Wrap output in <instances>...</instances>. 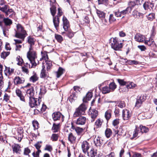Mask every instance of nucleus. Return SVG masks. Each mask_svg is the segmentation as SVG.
<instances>
[{
	"label": "nucleus",
	"instance_id": "49530a36",
	"mask_svg": "<svg viewBox=\"0 0 157 157\" xmlns=\"http://www.w3.org/2000/svg\"><path fill=\"white\" fill-rule=\"evenodd\" d=\"M16 60L17 61V64L19 65H21L23 62V59L20 56H18L17 57Z\"/></svg>",
	"mask_w": 157,
	"mask_h": 157
},
{
	"label": "nucleus",
	"instance_id": "4468645a",
	"mask_svg": "<svg viewBox=\"0 0 157 157\" xmlns=\"http://www.w3.org/2000/svg\"><path fill=\"white\" fill-rule=\"evenodd\" d=\"M86 118L85 117L80 116L77 119L76 124L79 125H84L86 123Z\"/></svg>",
	"mask_w": 157,
	"mask_h": 157
},
{
	"label": "nucleus",
	"instance_id": "412c9836",
	"mask_svg": "<svg viewBox=\"0 0 157 157\" xmlns=\"http://www.w3.org/2000/svg\"><path fill=\"white\" fill-rule=\"evenodd\" d=\"M12 148L14 152L17 154L20 153L21 151V147L18 144H14L12 146Z\"/></svg>",
	"mask_w": 157,
	"mask_h": 157
},
{
	"label": "nucleus",
	"instance_id": "338daca9",
	"mask_svg": "<svg viewBox=\"0 0 157 157\" xmlns=\"http://www.w3.org/2000/svg\"><path fill=\"white\" fill-rule=\"evenodd\" d=\"M8 9V6L5 5L3 7H0V10L6 13Z\"/></svg>",
	"mask_w": 157,
	"mask_h": 157
},
{
	"label": "nucleus",
	"instance_id": "f03ea898",
	"mask_svg": "<svg viewBox=\"0 0 157 157\" xmlns=\"http://www.w3.org/2000/svg\"><path fill=\"white\" fill-rule=\"evenodd\" d=\"M27 57L29 60L31 65H29L30 68L35 67L39 64V61L36 59L37 54L33 48H29L27 53Z\"/></svg>",
	"mask_w": 157,
	"mask_h": 157
},
{
	"label": "nucleus",
	"instance_id": "f3484780",
	"mask_svg": "<svg viewBox=\"0 0 157 157\" xmlns=\"http://www.w3.org/2000/svg\"><path fill=\"white\" fill-rule=\"evenodd\" d=\"M97 13L98 16L103 20V21L105 23L107 22V21L105 19V13L103 11L99 10H97Z\"/></svg>",
	"mask_w": 157,
	"mask_h": 157
},
{
	"label": "nucleus",
	"instance_id": "c9c22d12",
	"mask_svg": "<svg viewBox=\"0 0 157 157\" xmlns=\"http://www.w3.org/2000/svg\"><path fill=\"white\" fill-rule=\"evenodd\" d=\"M68 140L71 143H73L76 140V137L73 135L72 133H70L69 134Z\"/></svg>",
	"mask_w": 157,
	"mask_h": 157
},
{
	"label": "nucleus",
	"instance_id": "39448f33",
	"mask_svg": "<svg viewBox=\"0 0 157 157\" xmlns=\"http://www.w3.org/2000/svg\"><path fill=\"white\" fill-rule=\"evenodd\" d=\"M86 109V105L84 104H82L76 109L74 114V117H77L81 115L84 114Z\"/></svg>",
	"mask_w": 157,
	"mask_h": 157
},
{
	"label": "nucleus",
	"instance_id": "473e14b6",
	"mask_svg": "<svg viewBox=\"0 0 157 157\" xmlns=\"http://www.w3.org/2000/svg\"><path fill=\"white\" fill-rule=\"evenodd\" d=\"M42 57L40 59V61H45L49 60L48 56L46 52H41Z\"/></svg>",
	"mask_w": 157,
	"mask_h": 157
},
{
	"label": "nucleus",
	"instance_id": "a211bd4d",
	"mask_svg": "<svg viewBox=\"0 0 157 157\" xmlns=\"http://www.w3.org/2000/svg\"><path fill=\"white\" fill-rule=\"evenodd\" d=\"M34 90L33 88L31 87L30 88L27 90L26 92V96L29 97V99L34 97Z\"/></svg>",
	"mask_w": 157,
	"mask_h": 157
},
{
	"label": "nucleus",
	"instance_id": "dca6fc26",
	"mask_svg": "<svg viewBox=\"0 0 157 157\" xmlns=\"http://www.w3.org/2000/svg\"><path fill=\"white\" fill-rule=\"evenodd\" d=\"M25 79L24 78H20L19 76L16 77L14 79V82L15 85H18L24 82Z\"/></svg>",
	"mask_w": 157,
	"mask_h": 157
},
{
	"label": "nucleus",
	"instance_id": "20e7f679",
	"mask_svg": "<svg viewBox=\"0 0 157 157\" xmlns=\"http://www.w3.org/2000/svg\"><path fill=\"white\" fill-rule=\"evenodd\" d=\"M110 43L111 48L116 51L119 50L123 46L122 43L119 41L116 37L111 38Z\"/></svg>",
	"mask_w": 157,
	"mask_h": 157
},
{
	"label": "nucleus",
	"instance_id": "09e8293b",
	"mask_svg": "<svg viewBox=\"0 0 157 157\" xmlns=\"http://www.w3.org/2000/svg\"><path fill=\"white\" fill-rule=\"evenodd\" d=\"M141 132L139 128L138 127H136L135 129V130L133 133V137H136L138 136L139 133Z\"/></svg>",
	"mask_w": 157,
	"mask_h": 157
},
{
	"label": "nucleus",
	"instance_id": "423d86ee",
	"mask_svg": "<svg viewBox=\"0 0 157 157\" xmlns=\"http://www.w3.org/2000/svg\"><path fill=\"white\" fill-rule=\"evenodd\" d=\"M58 13L57 15L53 17V23L56 29H57V28L59 26V17L61 16L62 14V11L60 8H58Z\"/></svg>",
	"mask_w": 157,
	"mask_h": 157
},
{
	"label": "nucleus",
	"instance_id": "4c0bfd02",
	"mask_svg": "<svg viewBox=\"0 0 157 157\" xmlns=\"http://www.w3.org/2000/svg\"><path fill=\"white\" fill-rule=\"evenodd\" d=\"M102 123V121L100 119H98L95 122V126L94 129L95 130L96 128H98L101 127Z\"/></svg>",
	"mask_w": 157,
	"mask_h": 157
},
{
	"label": "nucleus",
	"instance_id": "603ef678",
	"mask_svg": "<svg viewBox=\"0 0 157 157\" xmlns=\"http://www.w3.org/2000/svg\"><path fill=\"white\" fill-rule=\"evenodd\" d=\"M59 137V135L56 134H52L51 137V140L53 141H57Z\"/></svg>",
	"mask_w": 157,
	"mask_h": 157
},
{
	"label": "nucleus",
	"instance_id": "c03bdc74",
	"mask_svg": "<svg viewBox=\"0 0 157 157\" xmlns=\"http://www.w3.org/2000/svg\"><path fill=\"white\" fill-rule=\"evenodd\" d=\"M109 22L110 23L114 22L116 21V18L114 17L113 14H110L109 18Z\"/></svg>",
	"mask_w": 157,
	"mask_h": 157
},
{
	"label": "nucleus",
	"instance_id": "aec40b11",
	"mask_svg": "<svg viewBox=\"0 0 157 157\" xmlns=\"http://www.w3.org/2000/svg\"><path fill=\"white\" fill-rule=\"evenodd\" d=\"M89 155L91 157H101L100 154L97 153V150L94 149L90 150L89 152Z\"/></svg>",
	"mask_w": 157,
	"mask_h": 157
},
{
	"label": "nucleus",
	"instance_id": "b1692460",
	"mask_svg": "<svg viewBox=\"0 0 157 157\" xmlns=\"http://www.w3.org/2000/svg\"><path fill=\"white\" fill-rule=\"evenodd\" d=\"M132 10V8L130 7H128L125 10L121 11V15L122 18L124 17L126 14H128Z\"/></svg>",
	"mask_w": 157,
	"mask_h": 157
},
{
	"label": "nucleus",
	"instance_id": "1a4fd4ad",
	"mask_svg": "<svg viewBox=\"0 0 157 157\" xmlns=\"http://www.w3.org/2000/svg\"><path fill=\"white\" fill-rule=\"evenodd\" d=\"M146 97L144 95H141L137 97L136 103L135 106L137 108H140L143 102L146 100Z\"/></svg>",
	"mask_w": 157,
	"mask_h": 157
},
{
	"label": "nucleus",
	"instance_id": "e433bc0d",
	"mask_svg": "<svg viewBox=\"0 0 157 157\" xmlns=\"http://www.w3.org/2000/svg\"><path fill=\"white\" fill-rule=\"evenodd\" d=\"M14 12L12 9H8L6 11V12L5 13V14L6 16H8L9 14H10L9 15V17H12L14 15Z\"/></svg>",
	"mask_w": 157,
	"mask_h": 157
},
{
	"label": "nucleus",
	"instance_id": "c756f323",
	"mask_svg": "<svg viewBox=\"0 0 157 157\" xmlns=\"http://www.w3.org/2000/svg\"><path fill=\"white\" fill-rule=\"evenodd\" d=\"M92 96V93L91 92H88L87 94L85 97H84L83 99L84 102H86L87 101L90 100Z\"/></svg>",
	"mask_w": 157,
	"mask_h": 157
},
{
	"label": "nucleus",
	"instance_id": "680f3d73",
	"mask_svg": "<svg viewBox=\"0 0 157 157\" xmlns=\"http://www.w3.org/2000/svg\"><path fill=\"white\" fill-rule=\"evenodd\" d=\"M55 37L56 40L59 42H61L63 40L62 36L59 35H55Z\"/></svg>",
	"mask_w": 157,
	"mask_h": 157
},
{
	"label": "nucleus",
	"instance_id": "5701e85b",
	"mask_svg": "<svg viewBox=\"0 0 157 157\" xmlns=\"http://www.w3.org/2000/svg\"><path fill=\"white\" fill-rule=\"evenodd\" d=\"M27 41L30 44L29 48H33L32 46L35 44V40L32 36H29L27 38Z\"/></svg>",
	"mask_w": 157,
	"mask_h": 157
},
{
	"label": "nucleus",
	"instance_id": "8fccbe9b",
	"mask_svg": "<svg viewBox=\"0 0 157 157\" xmlns=\"http://www.w3.org/2000/svg\"><path fill=\"white\" fill-rule=\"evenodd\" d=\"M66 31L67 32L66 34L67 35L69 38H71L74 36V33L69 29H68V30Z\"/></svg>",
	"mask_w": 157,
	"mask_h": 157
},
{
	"label": "nucleus",
	"instance_id": "5fc2aeb1",
	"mask_svg": "<svg viewBox=\"0 0 157 157\" xmlns=\"http://www.w3.org/2000/svg\"><path fill=\"white\" fill-rule=\"evenodd\" d=\"M155 14L153 13H149L148 15H147V19L151 21L155 18Z\"/></svg>",
	"mask_w": 157,
	"mask_h": 157
},
{
	"label": "nucleus",
	"instance_id": "9d476101",
	"mask_svg": "<svg viewBox=\"0 0 157 157\" xmlns=\"http://www.w3.org/2000/svg\"><path fill=\"white\" fill-rule=\"evenodd\" d=\"M42 64V68H45L46 67L48 71L50 69L52 66V61L49 60L43 61Z\"/></svg>",
	"mask_w": 157,
	"mask_h": 157
},
{
	"label": "nucleus",
	"instance_id": "6e6d98bb",
	"mask_svg": "<svg viewBox=\"0 0 157 157\" xmlns=\"http://www.w3.org/2000/svg\"><path fill=\"white\" fill-rule=\"evenodd\" d=\"M3 32L4 35L5 36H7L9 35V29L7 27L3 28Z\"/></svg>",
	"mask_w": 157,
	"mask_h": 157
},
{
	"label": "nucleus",
	"instance_id": "7c9ffc66",
	"mask_svg": "<svg viewBox=\"0 0 157 157\" xmlns=\"http://www.w3.org/2000/svg\"><path fill=\"white\" fill-rule=\"evenodd\" d=\"M56 3L55 4H52L51 7L50 8V11L53 17H55L54 16L56 12V9L55 6Z\"/></svg>",
	"mask_w": 157,
	"mask_h": 157
},
{
	"label": "nucleus",
	"instance_id": "de8ad7c7",
	"mask_svg": "<svg viewBox=\"0 0 157 157\" xmlns=\"http://www.w3.org/2000/svg\"><path fill=\"white\" fill-rule=\"evenodd\" d=\"M46 90L44 87L43 86H40L39 93L40 95L42 96L44 95L46 93Z\"/></svg>",
	"mask_w": 157,
	"mask_h": 157
},
{
	"label": "nucleus",
	"instance_id": "cd10ccee",
	"mask_svg": "<svg viewBox=\"0 0 157 157\" xmlns=\"http://www.w3.org/2000/svg\"><path fill=\"white\" fill-rule=\"evenodd\" d=\"M144 43L149 46H153L155 44L154 40L151 38H150L148 40L145 39Z\"/></svg>",
	"mask_w": 157,
	"mask_h": 157
},
{
	"label": "nucleus",
	"instance_id": "4d7b16f0",
	"mask_svg": "<svg viewBox=\"0 0 157 157\" xmlns=\"http://www.w3.org/2000/svg\"><path fill=\"white\" fill-rule=\"evenodd\" d=\"M33 126L34 130H37L39 128V123L36 121H34L33 122Z\"/></svg>",
	"mask_w": 157,
	"mask_h": 157
},
{
	"label": "nucleus",
	"instance_id": "052dcab7",
	"mask_svg": "<svg viewBox=\"0 0 157 157\" xmlns=\"http://www.w3.org/2000/svg\"><path fill=\"white\" fill-rule=\"evenodd\" d=\"M3 79L2 73H0V89H1L3 86L4 83Z\"/></svg>",
	"mask_w": 157,
	"mask_h": 157
},
{
	"label": "nucleus",
	"instance_id": "f704fd0d",
	"mask_svg": "<svg viewBox=\"0 0 157 157\" xmlns=\"http://www.w3.org/2000/svg\"><path fill=\"white\" fill-rule=\"evenodd\" d=\"M138 128H139L140 130L142 133L147 132L148 131V128L147 127L143 126L141 125H140Z\"/></svg>",
	"mask_w": 157,
	"mask_h": 157
},
{
	"label": "nucleus",
	"instance_id": "2eb2a0df",
	"mask_svg": "<svg viewBox=\"0 0 157 157\" xmlns=\"http://www.w3.org/2000/svg\"><path fill=\"white\" fill-rule=\"evenodd\" d=\"M63 28L65 31H67L69 29V23L66 17L63 16Z\"/></svg>",
	"mask_w": 157,
	"mask_h": 157
},
{
	"label": "nucleus",
	"instance_id": "7ed1b4c3",
	"mask_svg": "<svg viewBox=\"0 0 157 157\" xmlns=\"http://www.w3.org/2000/svg\"><path fill=\"white\" fill-rule=\"evenodd\" d=\"M17 30L16 31L15 36L23 40L27 35L25 31L20 24H17Z\"/></svg>",
	"mask_w": 157,
	"mask_h": 157
},
{
	"label": "nucleus",
	"instance_id": "c85d7f7f",
	"mask_svg": "<svg viewBox=\"0 0 157 157\" xmlns=\"http://www.w3.org/2000/svg\"><path fill=\"white\" fill-rule=\"evenodd\" d=\"M72 128L73 129H75L77 134L78 135H81L83 131V129L82 128H80L79 127H76L74 126L73 125L72 126Z\"/></svg>",
	"mask_w": 157,
	"mask_h": 157
},
{
	"label": "nucleus",
	"instance_id": "6e6552de",
	"mask_svg": "<svg viewBox=\"0 0 157 157\" xmlns=\"http://www.w3.org/2000/svg\"><path fill=\"white\" fill-rule=\"evenodd\" d=\"M94 142L95 146L99 147L100 149H102L103 148V140L98 136H95L94 140Z\"/></svg>",
	"mask_w": 157,
	"mask_h": 157
},
{
	"label": "nucleus",
	"instance_id": "bf43d9fd",
	"mask_svg": "<svg viewBox=\"0 0 157 157\" xmlns=\"http://www.w3.org/2000/svg\"><path fill=\"white\" fill-rule=\"evenodd\" d=\"M41 152L40 150H37V151H34L32 153V155L33 157H40L39 154Z\"/></svg>",
	"mask_w": 157,
	"mask_h": 157
},
{
	"label": "nucleus",
	"instance_id": "774afa93",
	"mask_svg": "<svg viewBox=\"0 0 157 157\" xmlns=\"http://www.w3.org/2000/svg\"><path fill=\"white\" fill-rule=\"evenodd\" d=\"M44 149L45 150L51 151L52 150V146L50 145H46Z\"/></svg>",
	"mask_w": 157,
	"mask_h": 157
},
{
	"label": "nucleus",
	"instance_id": "864d4df0",
	"mask_svg": "<svg viewBox=\"0 0 157 157\" xmlns=\"http://www.w3.org/2000/svg\"><path fill=\"white\" fill-rule=\"evenodd\" d=\"M110 92H111L108 86H105L102 88V92L103 94H106Z\"/></svg>",
	"mask_w": 157,
	"mask_h": 157
},
{
	"label": "nucleus",
	"instance_id": "0eeeda50",
	"mask_svg": "<svg viewBox=\"0 0 157 157\" xmlns=\"http://www.w3.org/2000/svg\"><path fill=\"white\" fill-rule=\"evenodd\" d=\"M144 9L147 12H151L153 11L154 8V4L152 2H146L143 5Z\"/></svg>",
	"mask_w": 157,
	"mask_h": 157
},
{
	"label": "nucleus",
	"instance_id": "f8f14e48",
	"mask_svg": "<svg viewBox=\"0 0 157 157\" xmlns=\"http://www.w3.org/2000/svg\"><path fill=\"white\" fill-rule=\"evenodd\" d=\"M136 41L139 42H144L146 39L145 37L140 33H137L136 34L134 37Z\"/></svg>",
	"mask_w": 157,
	"mask_h": 157
},
{
	"label": "nucleus",
	"instance_id": "bb28decb",
	"mask_svg": "<svg viewBox=\"0 0 157 157\" xmlns=\"http://www.w3.org/2000/svg\"><path fill=\"white\" fill-rule=\"evenodd\" d=\"M136 86V84L132 82H130L129 83H127V84L126 85V86L125 87V90L124 91L128 90V89H133Z\"/></svg>",
	"mask_w": 157,
	"mask_h": 157
},
{
	"label": "nucleus",
	"instance_id": "3c124183",
	"mask_svg": "<svg viewBox=\"0 0 157 157\" xmlns=\"http://www.w3.org/2000/svg\"><path fill=\"white\" fill-rule=\"evenodd\" d=\"M20 130V132H19L18 131V133H19L18 135V140L19 142L21 141V139L23 137V131L22 129H21V128H20L19 129V131Z\"/></svg>",
	"mask_w": 157,
	"mask_h": 157
},
{
	"label": "nucleus",
	"instance_id": "ddd939ff",
	"mask_svg": "<svg viewBox=\"0 0 157 157\" xmlns=\"http://www.w3.org/2000/svg\"><path fill=\"white\" fill-rule=\"evenodd\" d=\"M131 114L130 111L127 109H123L122 117L124 120H128L131 117Z\"/></svg>",
	"mask_w": 157,
	"mask_h": 157
},
{
	"label": "nucleus",
	"instance_id": "4be33fe9",
	"mask_svg": "<svg viewBox=\"0 0 157 157\" xmlns=\"http://www.w3.org/2000/svg\"><path fill=\"white\" fill-rule=\"evenodd\" d=\"M62 114L59 112H55L52 114L53 119L55 121L59 120Z\"/></svg>",
	"mask_w": 157,
	"mask_h": 157
},
{
	"label": "nucleus",
	"instance_id": "e2e57ef3",
	"mask_svg": "<svg viewBox=\"0 0 157 157\" xmlns=\"http://www.w3.org/2000/svg\"><path fill=\"white\" fill-rule=\"evenodd\" d=\"M6 69L7 71V72L9 74V75H11L14 71V69L13 68H10V67H6Z\"/></svg>",
	"mask_w": 157,
	"mask_h": 157
},
{
	"label": "nucleus",
	"instance_id": "a19ab883",
	"mask_svg": "<svg viewBox=\"0 0 157 157\" xmlns=\"http://www.w3.org/2000/svg\"><path fill=\"white\" fill-rule=\"evenodd\" d=\"M38 78L37 77V75L35 74L30 77L29 80L30 81L34 82L38 80Z\"/></svg>",
	"mask_w": 157,
	"mask_h": 157
},
{
	"label": "nucleus",
	"instance_id": "a18cd8bd",
	"mask_svg": "<svg viewBox=\"0 0 157 157\" xmlns=\"http://www.w3.org/2000/svg\"><path fill=\"white\" fill-rule=\"evenodd\" d=\"M64 70V69H63L62 67H59L58 71L57 73V78L59 77L60 76L62 75L63 73V72Z\"/></svg>",
	"mask_w": 157,
	"mask_h": 157
},
{
	"label": "nucleus",
	"instance_id": "79ce46f5",
	"mask_svg": "<svg viewBox=\"0 0 157 157\" xmlns=\"http://www.w3.org/2000/svg\"><path fill=\"white\" fill-rule=\"evenodd\" d=\"M52 129L53 132H58L59 129V124H54Z\"/></svg>",
	"mask_w": 157,
	"mask_h": 157
},
{
	"label": "nucleus",
	"instance_id": "a878e982",
	"mask_svg": "<svg viewBox=\"0 0 157 157\" xmlns=\"http://www.w3.org/2000/svg\"><path fill=\"white\" fill-rule=\"evenodd\" d=\"M17 95L20 98V100L23 101H25L24 96L22 94L21 91L19 89H17L16 90Z\"/></svg>",
	"mask_w": 157,
	"mask_h": 157
},
{
	"label": "nucleus",
	"instance_id": "2f4dec72",
	"mask_svg": "<svg viewBox=\"0 0 157 157\" xmlns=\"http://www.w3.org/2000/svg\"><path fill=\"white\" fill-rule=\"evenodd\" d=\"M112 110L110 109H108L105 113V117L107 121L109 120L111 117Z\"/></svg>",
	"mask_w": 157,
	"mask_h": 157
},
{
	"label": "nucleus",
	"instance_id": "37998d69",
	"mask_svg": "<svg viewBox=\"0 0 157 157\" xmlns=\"http://www.w3.org/2000/svg\"><path fill=\"white\" fill-rule=\"evenodd\" d=\"M105 134L107 138L109 137L112 134L111 130L109 128H107L105 131Z\"/></svg>",
	"mask_w": 157,
	"mask_h": 157
},
{
	"label": "nucleus",
	"instance_id": "393cba45",
	"mask_svg": "<svg viewBox=\"0 0 157 157\" xmlns=\"http://www.w3.org/2000/svg\"><path fill=\"white\" fill-rule=\"evenodd\" d=\"M77 98V96L75 92H73L68 98V99L69 100L70 102H72L76 99Z\"/></svg>",
	"mask_w": 157,
	"mask_h": 157
},
{
	"label": "nucleus",
	"instance_id": "9b49d317",
	"mask_svg": "<svg viewBox=\"0 0 157 157\" xmlns=\"http://www.w3.org/2000/svg\"><path fill=\"white\" fill-rule=\"evenodd\" d=\"M81 147L83 152L85 153L87 152V154H88V150L90 147V145L89 143L86 141H83L82 143Z\"/></svg>",
	"mask_w": 157,
	"mask_h": 157
},
{
	"label": "nucleus",
	"instance_id": "13d9d810",
	"mask_svg": "<svg viewBox=\"0 0 157 157\" xmlns=\"http://www.w3.org/2000/svg\"><path fill=\"white\" fill-rule=\"evenodd\" d=\"M10 54L9 52H3L1 53V57L3 58V59H5Z\"/></svg>",
	"mask_w": 157,
	"mask_h": 157
},
{
	"label": "nucleus",
	"instance_id": "f257e3e1",
	"mask_svg": "<svg viewBox=\"0 0 157 157\" xmlns=\"http://www.w3.org/2000/svg\"><path fill=\"white\" fill-rule=\"evenodd\" d=\"M42 97L40 96L39 97V98H35L33 97L29 99V104L31 108L33 107L37 108L38 109H35V111H44L47 108L46 105L44 103H41V98Z\"/></svg>",
	"mask_w": 157,
	"mask_h": 157
},
{
	"label": "nucleus",
	"instance_id": "58836bf2",
	"mask_svg": "<svg viewBox=\"0 0 157 157\" xmlns=\"http://www.w3.org/2000/svg\"><path fill=\"white\" fill-rule=\"evenodd\" d=\"M40 76L41 78H45L48 77L47 74L46 73L45 70L43 68H42L41 71Z\"/></svg>",
	"mask_w": 157,
	"mask_h": 157
},
{
	"label": "nucleus",
	"instance_id": "ea45409f",
	"mask_svg": "<svg viewBox=\"0 0 157 157\" xmlns=\"http://www.w3.org/2000/svg\"><path fill=\"white\" fill-rule=\"evenodd\" d=\"M109 87L110 91H113L116 88L117 86L114 82H112L109 84Z\"/></svg>",
	"mask_w": 157,
	"mask_h": 157
},
{
	"label": "nucleus",
	"instance_id": "0e129e2a",
	"mask_svg": "<svg viewBox=\"0 0 157 157\" xmlns=\"http://www.w3.org/2000/svg\"><path fill=\"white\" fill-rule=\"evenodd\" d=\"M117 81L120 85L122 86L126 85L127 84L126 82L124 81V80L121 79H118Z\"/></svg>",
	"mask_w": 157,
	"mask_h": 157
},
{
	"label": "nucleus",
	"instance_id": "6ab92c4d",
	"mask_svg": "<svg viewBox=\"0 0 157 157\" xmlns=\"http://www.w3.org/2000/svg\"><path fill=\"white\" fill-rule=\"evenodd\" d=\"M90 116L93 119L92 122L94 121V119L98 115V111L95 109H92L90 111Z\"/></svg>",
	"mask_w": 157,
	"mask_h": 157
},
{
	"label": "nucleus",
	"instance_id": "72a5a7b5",
	"mask_svg": "<svg viewBox=\"0 0 157 157\" xmlns=\"http://www.w3.org/2000/svg\"><path fill=\"white\" fill-rule=\"evenodd\" d=\"M3 21L6 26H10L12 24V21L8 18H4Z\"/></svg>",
	"mask_w": 157,
	"mask_h": 157
},
{
	"label": "nucleus",
	"instance_id": "69168bd1",
	"mask_svg": "<svg viewBox=\"0 0 157 157\" xmlns=\"http://www.w3.org/2000/svg\"><path fill=\"white\" fill-rule=\"evenodd\" d=\"M118 106L121 108H123L125 107V105L124 102V101H121L119 102L118 104Z\"/></svg>",
	"mask_w": 157,
	"mask_h": 157
}]
</instances>
